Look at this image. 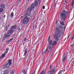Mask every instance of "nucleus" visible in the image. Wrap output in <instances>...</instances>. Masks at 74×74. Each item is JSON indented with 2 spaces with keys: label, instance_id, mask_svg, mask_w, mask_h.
Masks as SVG:
<instances>
[{
  "label": "nucleus",
  "instance_id": "f257e3e1",
  "mask_svg": "<svg viewBox=\"0 0 74 74\" xmlns=\"http://www.w3.org/2000/svg\"><path fill=\"white\" fill-rule=\"evenodd\" d=\"M32 11V8L31 7H29L28 8L26 13L24 15V17L22 21V23L23 25H27L29 23L30 18L32 16L30 14H31L30 12Z\"/></svg>",
  "mask_w": 74,
  "mask_h": 74
},
{
  "label": "nucleus",
  "instance_id": "f03ea898",
  "mask_svg": "<svg viewBox=\"0 0 74 74\" xmlns=\"http://www.w3.org/2000/svg\"><path fill=\"white\" fill-rule=\"evenodd\" d=\"M68 12H67L65 10H63L62 12L60 14V18L61 21H65L66 17H67V15L68 14Z\"/></svg>",
  "mask_w": 74,
  "mask_h": 74
},
{
  "label": "nucleus",
  "instance_id": "7ed1b4c3",
  "mask_svg": "<svg viewBox=\"0 0 74 74\" xmlns=\"http://www.w3.org/2000/svg\"><path fill=\"white\" fill-rule=\"evenodd\" d=\"M61 33L59 32H56L54 35V38H55V40L57 41H58L59 40V38H60L61 37Z\"/></svg>",
  "mask_w": 74,
  "mask_h": 74
},
{
  "label": "nucleus",
  "instance_id": "20e7f679",
  "mask_svg": "<svg viewBox=\"0 0 74 74\" xmlns=\"http://www.w3.org/2000/svg\"><path fill=\"white\" fill-rule=\"evenodd\" d=\"M53 46L51 42H49V45H48L47 49H46V52L48 51V49L49 52H51L52 51V49H53Z\"/></svg>",
  "mask_w": 74,
  "mask_h": 74
},
{
  "label": "nucleus",
  "instance_id": "39448f33",
  "mask_svg": "<svg viewBox=\"0 0 74 74\" xmlns=\"http://www.w3.org/2000/svg\"><path fill=\"white\" fill-rule=\"evenodd\" d=\"M49 42H51V45L53 46H55V45H56V44H57V42H56V41H54L53 42L52 40H50Z\"/></svg>",
  "mask_w": 74,
  "mask_h": 74
},
{
  "label": "nucleus",
  "instance_id": "423d86ee",
  "mask_svg": "<svg viewBox=\"0 0 74 74\" xmlns=\"http://www.w3.org/2000/svg\"><path fill=\"white\" fill-rule=\"evenodd\" d=\"M55 33H61V30L59 28H56L55 29Z\"/></svg>",
  "mask_w": 74,
  "mask_h": 74
},
{
  "label": "nucleus",
  "instance_id": "0eeeda50",
  "mask_svg": "<svg viewBox=\"0 0 74 74\" xmlns=\"http://www.w3.org/2000/svg\"><path fill=\"white\" fill-rule=\"evenodd\" d=\"M54 69H52L50 71H48L47 72V74H53L54 73Z\"/></svg>",
  "mask_w": 74,
  "mask_h": 74
},
{
  "label": "nucleus",
  "instance_id": "6e6552de",
  "mask_svg": "<svg viewBox=\"0 0 74 74\" xmlns=\"http://www.w3.org/2000/svg\"><path fill=\"white\" fill-rule=\"evenodd\" d=\"M12 32H13V30H12V29H10L7 31V34H10L12 33Z\"/></svg>",
  "mask_w": 74,
  "mask_h": 74
},
{
  "label": "nucleus",
  "instance_id": "1a4fd4ad",
  "mask_svg": "<svg viewBox=\"0 0 74 74\" xmlns=\"http://www.w3.org/2000/svg\"><path fill=\"white\" fill-rule=\"evenodd\" d=\"M10 66H11L9 64L7 63L5 65V69H6V68H10Z\"/></svg>",
  "mask_w": 74,
  "mask_h": 74
},
{
  "label": "nucleus",
  "instance_id": "9d476101",
  "mask_svg": "<svg viewBox=\"0 0 74 74\" xmlns=\"http://www.w3.org/2000/svg\"><path fill=\"white\" fill-rule=\"evenodd\" d=\"M11 29H13L14 30H15L16 29V25H14L13 26H12L11 27Z\"/></svg>",
  "mask_w": 74,
  "mask_h": 74
},
{
  "label": "nucleus",
  "instance_id": "9b49d317",
  "mask_svg": "<svg viewBox=\"0 0 74 74\" xmlns=\"http://www.w3.org/2000/svg\"><path fill=\"white\" fill-rule=\"evenodd\" d=\"M0 7L1 8H5V5L3 3L1 4L0 5Z\"/></svg>",
  "mask_w": 74,
  "mask_h": 74
},
{
  "label": "nucleus",
  "instance_id": "f8f14e48",
  "mask_svg": "<svg viewBox=\"0 0 74 74\" xmlns=\"http://www.w3.org/2000/svg\"><path fill=\"white\" fill-rule=\"evenodd\" d=\"M27 49H26L24 51V54L23 56H26V54L27 53Z\"/></svg>",
  "mask_w": 74,
  "mask_h": 74
},
{
  "label": "nucleus",
  "instance_id": "ddd939ff",
  "mask_svg": "<svg viewBox=\"0 0 74 74\" xmlns=\"http://www.w3.org/2000/svg\"><path fill=\"white\" fill-rule=\"evenodd\" d=\"M30 7L32 8H34L36 7V5H34V3H33L31 5Z\"/></svg>",
  "mask_w": 74,
  "mask_h": 74
},
{
  "label": "nucleus",
  "instance_id": "4468645a",
  "mask_svg": "<svg viewBox=\"0 0 74 74\" xmlns=\"http://www.w3.org/2000/svg\"><path fill=\"white\" fill-rule=\"evenodd\" d=\"M8 64H9L11 66V64H12V60H9L8 61Z\"/></svg>",
  "mask_w": 74,
  "mask_h": 74
},
{
  "label": "nucleus",
  "instance_id": "2eb2a0df",
  "mask_svg": "<svg viewBox=\"0 0 74 74\" xmlns=\"http://www.w3.org/2000/svg\"><path fill=\"white\" fill-rule=\"evenodd\" d=\"M10 49L9 48H7L6 51H5V54H7L8 53V51H9V50Z\"/></svg>",
  "mask_w": 74,
  "mask_h": 74
},
{
  "label": "nucleus",
  "instance_id": "dca6fc26",
  "mask_svg": "<svg viewBox=\"0 0 74 74\" xmlns=\"http://www.w3.org/2000/svg\"><path fill=\"white\" fill-rule=\"evenodd\" d=\"M34 5H35L36 6H37V5H38V1H35Z\"/></svg>",
  "mask_w": 74,
  "mask_h": 74
},
{
  "label": "nucleus",
  "instance_id": "f3484780",
  "mask_svg": "<svg viewBox=\"0 0 74 74\" xmlns=\"http://www.w3.org/2000/svg\"><path fill=\"white\" fill-rule=\"evenodd\" d=\"M5 55H6V54H3L2 55V56L0 57V59H2V58H4V57L5 56Z\"/></svg>",
  "mask_w": 74,
  "mask_h": 74
},
{
  "label": "nucleus",
  "instance_id": "a211bd4d",
  "mask_svg": "<svg viewBox=\"0 0 74 74\" xmlns=\"http://www.w3.org/2000/svg\"><path fill=\"white\" fill-rule=\"evenodd\" d=\"M66 57H64V58H62V61L63 62H65V60H66Z\"/></svg>",
  "mask_w": 74,
  "mask_h": 74
},
{
  "label": "nucleus",
  "instance_id": "6ab92c4d",
  "mask_svg": "<svg viewBox=\"0 0 74 74\" xmlns=\"http://www.w3.org/2000/svg\"><path fill=\"white\" fill-rule=\"evenodd\" d=\"M14 16V12H12L10 14V17L11 18V17H13Z\"/></svg>",
  "mask_w": 74,
  "mask_h": 74
},
{
  "label": "nucleus",
  "instance_id": "aec40b11",
  "mask_svg": "<svg viewBox=\"0 0 74 74\" xmlns=\"http://www.w3.org/2000/svg\"><path fill=\"white\" fill-rule=\"evenodd\" d=\"M4 11V9L2 8H0V13L3 12Z\"/></svg>",
  "mask_w": 74,
  "mask_h": 74
},
{
  "label": "nucleus",
  "instance_id": "412c9836",
  "mask_svg": "<svg viewBox=\"0 0 74 74\" xmlns=\"http://www.w3.org/2000/svg\"><path fill=\"white\" fill-rule=\"evenodd\" d=\"M15 72V71L14 69H12L11 71V72L10 73L11 74H13Z\"/></svg>",
  "mask_w": 74,
  "mask_h": 74
},
{
  "label": "nucleus",
  "instance_id": "4be33fe9",
  "mask_svg": "<svg viewBox=\"0 0 74 74\" xmlns=\"http://www.w3.org/2000/svg\"><path fill=\"white\" fill-rule=\"evenodd\" d=\"M22 73L23 74H26L27 72H26V71H25V70H23L22 71Z\"/></svg>",
  "mask_w": 74,
  "mask_h": 74
},
{
  "label": "nucleus",
  "instance_id": "5701e85b",
  "mask_svg": "<svg viewBox=\"0 0 74 74\" xmlns=\"http://www.w3.org/2000/svg\"><path fill=\"white\" fill-rule=\"evenodd\" d=\"M60 24H61L62 26H64V23L63 21L60 22Z\"/></svg>",
  "mask_w": 74,
  "mask_h": 74
},
{
  "label": "nucleus",
  "instance_id": "b1692460",
  "mask_svg": "<svg viewBox=\"0 0 74 74\" xmlns=\"http://www.w3.org/2000/svg\"><path fill=\"white\" fill-rule=\"evenodd\" d=\"M8 37H9V35H8L7 34L5 35V38H8Z\"/></svg>",
  "mask_w": 74,
  "mask_h": 74
},
{
  "label": "nucleus",
  "instance_id": "393cba45",
  "mask_svg": "<svg viewBox=\"0 0 74 74\" xmlns=\"http://www.w3.org/2000/svg\"><path fill=\"white\" fill-rule=\"evenodd\" d=\"M45 74V70H43L40 73V74Z\"/></svg>",
  "mask_w": 74,
  "mask_h": 74
},
{
  "label": "nucleus",
  "instance_id": "a878e982",
  "mask_svg": "<svg viewBox=\"0 0 74 74\" xmlns=\"http://www.w3.org/2000/svg\"><path fill=\"white\" fill-rule=\"evenodd\" d=\"M74 1H73L72 2V4L71 5L72 7H73V5H74Z\"/></svg>",
  "mask_w": 74,
  "mask_h": 74
},
{
  "label": "nucleus",
  "instance_id": "bb28decb",
  "mask_svg": "<svg viewBox=\"0 0 74 74\" xmlns=\"http://www.w3.org/2000/svg\"><path fill=\"white\" fill-rule=\"evenodd\" d=\"M10 40H8L7 42H6V43L7 44H8V43H9V42H10Z\"/></svg>",
  "mask_w": 74,
  "mask_h": 74
},
{
  "label": "nucleus",
  "instance_id": "cd10ccee",
  "mask_svg": "<svg viewBox=\"0 0 74 74\" xmlns=\"http://www.w3.org/2000/svg\"><path fill=\"white\" fill-rule=\"evenodd\" d=\"M63 71H60V72H59L58 73V74H60L62 73V72Z\"/></svg>",
  "mask_w": 74,
  "mask_h": 74
},
{
  "label": "nucleus",
  "instance_id": "c85d7f7f",
  "mask_svg": "<svg viewBox=\"0 0 74 74\" xmlns=\"http://www.w3.org/2000/svg\"><path fill=\"white\" fill-rule=\"evenodd\" d=\"M35 74V71H33L32 74Z\"/></svg>",
  "mask_w": 74,
  "mask_h": 74
},
{
  "label": "nucleus",
  "instance_id": "c756f323",
  "mask_svg": "<svg viewBox=\"0 0 74 74\" xmlns=\"http://www.w3.org/2000/svg\"><path fill=\"white\" fill-rule=\"evenodd\" d=\"M17 29L18 31H19V30H20V28H19V27H17Z\"/></svg>",
  "mask_w": 74,
  "mask_h": 74
},
{
  "label": "nucleus",
  "instance_id": "7c9ffc66",
  "mask_svg": "<svg viewBox=\"0 0 74 74\" xmlns=\"http://www.w3.org/2000/svg\"><path fill=\"white\" fill-rule=\"evenodd\" d=\"M27 40V38H25L24 39V41H26Z\"/></svg>",
  "mask_w": 74,
  "mask_h": 74
},
{
  "label": "nucleus",
  "instance_id": "2f4dec72",
  "mask_svg": "<svg viewBox=\"0 0 74 74\" xmlns=\"http://www.w3.org/2000/svg\"><path fill=\"white\" fill-rule=\"evenodd\" d=\"M13 39H14V38H11L10 40H10V41H11L12 40H13Z\"/></svg>",
  "mask_w": 74,
  "mask_h": 74
},
{
  "label": "nucleus",
  "instance_id": "473e14b6",
  "mask_svg": "<svg viewBox=\"0 0 74 74\" xmlns=\"http://www.w3.org/2000/svg\"><path fill=\"white\" fill-rule=\"evenodd\" d=\"M50 38H48V42H49L50 41V40H50Z\"/></svg>",
  "mask_w": 74,
  "mask_h": 74
},
{
  "label": "nucleus",
  "instance_id": "72a5a7b5",
  "mask_svg": "<svg viewBox=\"0 0 74 74\" xmlns=\"http://www.w3.org/2000/svg\"><path fill=\"white\" fill-rule=\"evenodd\" d=\"M59 27L60 29H62V25H60Z\"/></svg>",
  "mask_w": 74,
  "mask_h": 74
},
{
  "label": "nucleus",
  "instance_id": "f704fd0d",
  "mask_svg": "<svg viewBox=\"0 0 74 74\" xmlns=\"http://www.w3.org/2000/svg\"><path fill=\"white\" fill-rule=\"evenodd\" d=\"M54 53H53V52L52 53V54L51 56V58L52 57V55H53Z\"/></svg>",
  "mask_w": 74,
  "mask_h": 74
},
{
  "label": "nucleus",
  "instance_id": "c9c22d12",
  "mask_svg": "<svg viewBox=\"0 0 74 74\" xmlns=\"http://www.w3.org/2000/svg\"><path fill=\"white\" fill-rule=\"evenodd\" d=\"M43 9H45V6H43Z\"/></svg>",
  "mask_w": 74,
  "mask_h": 74
},
{
  "label": "nucleus",
  "instance_id": "e433bc0d",
  "mask_svg": "<svg viewBox=\"0 0 74 74\" xmlns=\"http://www.w3.org/2000/svg\"><path fill=\"white\" fill-rule=\"evenodd\" d=\"M45 52H47L46 51H46H45V52L42 53V54L43 55V54H44V53H45Z\"/></svg>",
  "mask_w": 74,
  "mask_h": 74
},
{
  "label": "nucleus",
  "instance_id": "4c0bfd02",
  "mask_svg": "<svg viewBox=\"0 0 74 74\" xmlns=\"http://www.w3.org/2000/svg\"><path fill=\"white\" fill-rule=\"evenodd\" d=\"M23 17V16H21V17L20 18V19H22V18Z\"/></svg>",
  "mask_w": 74,
  "mask_h": 74
},
{
  "label": "nucleus",
  "instance_id": "58836bf2",
  "mask_svg": "<svg viewBox=\"0 0 74 74\" xmlns=\"http://www.w3.org/2000/svg\"><path fill=\"white\" fill-rule=\"evenodd\" d=\"M9 26H10V24H9L8 25V26H7L8 27H9Z\"/></svg>",
  "mask_w": 74,
  "mask_h": 74
},
{
  "label": "nucleus",
  "instance_id": "ea45409f",
  "mask_svg": "<svg viewBox=\"0 0 74 74\" xmlns=\"http://www.w3.org/2000/svg\"><path fill=\"white\" fill-rule=\"evenodd\" d=\"M69 37H70V35H69V36H68V38H67V39H69Z\"/></svg>",
  "mask_w": 74,
  "mask_h": 74
},
{
  "label": "nucleus",
  "instance_id": "a19ab883",
  "mask_svg": "<svg viewBox=\"0 0 74 74\" xmlns=\"http://www.w3.org/2000/svg\"><path fill=\"white\" fill-rule=\"evenodd\" d=\"M8 27H7V26H6L5 27V28L6 29H7V28H8Z\"/></svg>",
  "mask_w": 74,
  "mask_h": 74
},
{
  "label": "nucleus",
  "instance_id": "79ce46f5",
  "mask_svg": "<svg viewBox=\"0 0 74 74\" xmlns=\"http://www.w3.org/2000/svg\"><path fill=\"white\" fill-rule=\"evenodd\" d=\"M65 3H67V0H65Z\"/></svg>",
  "mask_w": 74,
  "mask_h": 74
},
{
  "label": "nucleus",
  "instance_id": "37998d69",
  "mask_svg": "<svg viewBox=\"0 0 74 74\" xmlns=\"http://www.w3.org/2000/svg\"><path fill=\"white\" fill-rule=\"evenodd\" d=\"M34 25H33V29L34 28Z\"/></svg>",
  "mask_w": 74,
  "mask_h": 74
},
{
  "label": "nucleus",
  "instance_id": "c03bdc74",
  "mask_svg": "<svg viewBox=\"0 0 74 74\" xmlns=\"http://www.w3.org/2000/svg\"><path fill=\"white\" fill-rule=\"evenodd\" d=\"M8 30V29H6V31H7Z\"/></svg>",
  "mask_w": 74,
  "mask_h": 74
},
{
  "label": "nucleus",
  "instance_id": "a18cd8bd",
  "mask_svg": "<svg viewBox=\"0 0 74 74\" xmlns=\"http://www.w3.org/2000/svg\"><path fill=\"white\" fill-rule=\"evenodd\" d=\"M4 16V18L5 17V15H4V16Z\"/></svg>",
  "mask_w": 74,
  "mask_h": 74
},
{
  "label": "nucleus",
  "instance_id": "49530a36",
  "mask_svg": "<svg viewBox=\"0 0 74 74\" xmlns=\"http://www.w3.org/2000/svg\"><path fill=\"white\" fill-rule=\"evenodd\" d=\"M73 64H74V60L73 61Z\"/></svg>",
  "mask_w": 74,
  "mask_h": 74
},
{
  "label": "nucleus",
  "instance_id": "de8ad7c7",
  "mask_svg": "<svg viewBox=\"0 0 74 74\" xmlns=\"http://www.w3.org/2000/svg\"><path fill=\"white\" fill-rule=\"evenodd\" d=\"M21 1V0H18V1Z\"/></svg>",
  "mask_w": 74,
  "mask_h": 74
},
{
  "label": "nucleus",
  "instance_id": "09e8293b",
  "mask_svg": "<svg viewBox=\"0 0 74 74\" xmlns=\"http://www.w3.org/2000/svg\"><path fill=\"white\" fill-rule=\"evenodd\" d=\"M49 38H51V36H49Z\"/></svg>",
  "mask_w": 74,
  "mask_h": 74
},
{
  "label": "nucleus",
  "instance_id": "8fccbe9b",
  "mask_svg": "<svg viewBox=\"0 0 74 74\" xmlns=\"http://www.w3.org/2000/svg\"><path fill=\"white\" fill-rule=\"evenodd\" d=\"M51 66H52V65H51V67H50V68H51Z\"/></svg>",
  "mask_w": 74,
  "mask_h": 74
},
{
  "label": "nucleus",
  "instance_id": "3c124183",
  "mask_svg": "<svg viewBox=\"0 0 74 74\" xmlns=\"http://www.w3.org/2000/svg\"><path fill=\"white\" fill-rule=\"evenodd\" d=\"M45 12H45V11L44 12V13H45Z\"/></svg>",
  "mask_w": 74,
  "mask_h": 74
},
{
  "label": "nucleus",
  "instance_id": "603ef678",
  "mask_svg": "<svg viewBox=\"0 0 74 74\" xmlns=\"http://www.w3.org/2000/svg\"><path fill=\"white\" fill-rule=\"evenodd\" d=\"M1 17H0V21H1Z\"/></svg>",
  "mask_w": 74,
  "mask_h": 74
},
{
  "label": "nucleus",
  "instance_id": "864d4df0",
  "mask_svg": "<svg viewBox=\"0 0 74 74\" xmlns=\"http://www.w3.org/2000/svg\"><path fill=\"white\" fill-rule=\"evenodd\" d=\"M56 24H57V22L56 21Z\"/></svg>",
  "mask_w": 74,
  "mask_h": 74
},
{
  "label": "nucleus",
  "instance_id": "5fc2aeb1",
  "mask_svg": "<svg viewBox=\"0 0 74 74\" xmlns=\"http://www.w3.org/2000/svg\"><path fill=\"white\" fill-rule=\"evenodd\" d=\"M29 1L30 0H28V1Z\"/></svg>",
  "mask_w": 74,
  "mask_h": 74
},
{
  "label": "nucleus",
  "instance_id": "6e6d98bb",
  "mask_svg": "<svg viewBox=\"0 0 74 74\" xmlns=\"http://www.w3.org/2000/svg\"><path fill=\"white\" fill-rule=\"evenodd\" d=\"M69 36H71V34H70Z\"/></svg>",
  "mask_w": 74,
  "mask_h": 74
},
{
  "label": "nucleus",
  "instance_id": "4d7b16f0",
  "mask_svg": "<svg viewBox=\"0 0 74 74\" xmlns=\"http://www.w3.org/2000/svg\"><path fill=\"white\" fill-rule=\"evenodd\" d=\"M65 56V55H64V56Z\"/></svg>",
  "mask_w": 74,
  "mask_h": 74
},
{
  "label": "nucleus",
  "instance_id": "13d9d810",
  "mask_svg": "<svg viewBox=\"0 0 74 74\" xmlns=\"http://www.w3.org/2000/svg\"><path fill=\"white\" fill-rule=\"evenodd\" d=\"M38 1H40V0H38Z\"/></svg>",
  "mask_w": 74,
  "mask_h": 74
},
{
  "label": "nucleus",
  "instance_id": "bf43d9fd",
  "mask_svg": "<svg viewBox=\"0 0 74 74\" xmlns=\"http://www.w3.org/2000/svg\"><path fill=\"white\" fill-rule=\"evenodd\" d=\"M3 41V39L2 40V41Z\"/></svg>",
  "mask_w": 74,
  "mask_h": 74
},
{
  "label": "nucleus",
  "instance_id": "052dcab7",
  "mask_svg": "<svg viewBox=\"0 0 74 74\" xmlns=\"http://www.w3.org/2000/svg\"><path fill=\"white\" fill-rule=\"evenodd\" d=\"M18 3H20V2H19Z\"/></svg>",
  "mask_w": 74,
  "mask_h": 74
},
{
  "label": "nucleus",
  "instance_id": "680f3d73",
  "mask_svg": "<svg viewBox=\"0 0 74 74\" xmlns=\"http://www.w3.org/2000/svg\"><path fill=\"white\" fill-rule=\"evenodd\" d=\"M72 40H73V38H72Z\"/></svg>",
  "mask_w": 74,
  "mask_h": 74
},
{
  "label": "nucleus",
  "instance_id": "e2e57ef3",
  "mask_svg": "<svg viewBox=\"0 0 74 74\" xmlns=\"http://www.w3.org/2000/svg\"><path fill=\"white\" fill-rule=\"evenodd\" d=\"M37 27V26H36V27Z\"/></svg>",
  "mask_w": 74,
  "mask_h": 74
},
{
  "label": "nucleus",
  "instance_id": "0e129e2a",
  "mask_svg": "<svg viewBox=\"0 0 74 74\" xmlns=\"http://www.w3.org/2000/svg\"><path fill=\"white\" fill-rule=\"evenodd\" d=\"M73 59H72V60H73Z\"/></svg>",
  "mask_w": 74,
  "mask_h": 74
},
{
  "label": "nucleus",
  "instance_id": "69168bd1",
  "mask_svg": "<svg viewBox=\"0 0 74 74\" xmlns=\"http://www.w3.org/2000/svg\"><path fill=\"white\" fill-rule=\"evenodd\" d=\"M3 74H4V73H3Z\"/></svg>",
  "mask_w": 74,
  "mask_h": 74
}]
</instances>
